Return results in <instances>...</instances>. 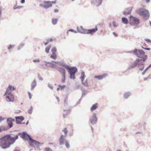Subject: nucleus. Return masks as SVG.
Wrapping results in <instances>:
<instances>
[{"label": "nucleus", "mask_w": 151, "mask_h": 151, "mask_svg": "<svg viewBox=\"0 0 151 151\" xmlns=\"http://www.w3.org/2000/svg\"><path fill=\"white\" fill-rule=\"evenodd\" d=\"M18 138L17 135L12 137L11 134H7L1 137L0 138V146L3 149L8 148L13 144Z\"/></svg>", "instance_id": "nucleus-1"}, {"label": "nucleus", "mask_w": 151, "mask_h": 151, "mask_svg": "<svg viewBox=\"0 0 151 151\" xmlns=\"http://www.w3.org/2000/svg\"><path fill=\"white\" fill-rule=\"evenodd\" d=\"M132 52L138 57L141 58L140 59H138L136 61L137 62V63H138L139 60L144 62L147 59V56L145 55V52L142 50H138L137 49H135Z\"/></svg>", "instance_id": "nucleus-2"}, {"label": "nucleus", "mask_w": 151, "mask_h": 151, "mask_svg": "<svg viewBox=\"0 0 151 151\" xmlns=\"http://www.w3.org/2000/svg\"><path fill=\"white\" fill-rule=\"evenodd\" d=\"M20 137L26 140H29V143L31 147H33L35 145H40V143L37 141L32 139L30 136L26 134L25 133H21L19 134Z\"/></svg>", "instance_id": "nucleus-3"}, {"label": "nucleus", "mask_w": 151, "mask_h": 151, "mask_svg": "<svg viewBox=\"0 0 151 151\" xmlns=\"http://www.w3.org/2000/svg\"><path fill=\"white\" fill-rule=\"evenodd\" d=\"M60 65L68 70V72L70 76V78L74 79L75 78V75L77 71V69L74 67H70L64 63L60 64Z\"/></svg>", "instance_id": "nucleus-4"}, {"label": "nucleus", "mask_w": 151, "mask_h": 151, "mask_svg": "<svg viewBox=\"0 0 151 151\" xmlns=\"http://www.w3.org/2000/svg\"><path fill=\"white\" fill-rule=\"evenodd\" d=\"M129 23L132 26H137L139 23V21L138 18L130 16L129 18Z\"/></svg>", "instance_id": "nucleus-5"}, {"label": "nucleus", "mask_w": 151, "mask_h": 151, "mask_svg": "<svg viewBox=\"0 0 151 151\" xmlns=\"http://www.w3.org/2000/svg\"><path fill=\"white\" fill-rule=\"evenodd\" d=\"M137 13L140 16L146 17L149 14L148 11L145 9L140 8L136 11Z\"/></svg>", "instance_id": "nucleus-6"}, {"label": "nucleus", "mask_w": 151, "mask_h": 151, "mask_svg": "<svg viewBox=\"0 0 151 151\" xmlns=\"http://www.w3.org/2000/svg\"><path fill=\"white\" fill-rule=\"evenodd\" d=\"M5 95L6 96V99L7 101L12 102L14 101V96L12 93H5Z\"/></svg>", "instance_id": "nucleus-7"}, {"label": "nucleus", "mask_w": 151, "mask_h": 151, "mask_svg": "<svg viewBox=\"0 0 151 151\" xmlns=\"http://www.w3.org/2000/svg\"><path fill=\"white\" fill-rule=\"evenodd\" d=\"M98 30L97 27V26H96L95 28L89 29H87L86 31V34H90L91 35L93 34L95 32H96Z\"/></svg>", "instance_id": "nucleus-8"}, {"label": "nucleus", "mask_w": 151, "mask_h": 151, "mask_svg": "<svg viewBox=\"0 0 151 151\" xmlns=\"http://www.w3.org/2000/svg\"><path fill=\"white\" fill-rule=\"evenodd\" d=\"M43 3L44 5L41 4L40 6L45 8H47L52 6L51 2L49 1H44Z\"/></svg>", "instance_id": "nucleus-9"}, {"label": "nucleus", "mask_w": 151, "mask_h": 151, "mask_svg": "<svg viewBox=\"0 0 151 151\" xmlns=\"http://www.w3.org/2000/svg\"><path fill=\"white\" fill-rule=\"evenodd\" d=\"M90 121L91 123L93 124H95L97 122V118L95 114H94L91 117Z\"/></svg>", "instance_id": "nucleus-10"}, {"label": "nucleus", "mask_w": 151, "mask_h": 151, "mask_svg": "<svg viewBox=\"0 0 151 151\" xmlns=\"http://www.w3.org/2000/svg\"><path fill=\"white\" fill-rule=\"evenodd\" d=\"M16 123L17 124H20L24 119V117L22 116H16L15 117Z\"/></svg>", "instance_id": "nucleus-11"}, {"label": "nucleus", "mask_w": 151, "mask_h": 151, "mask_svg": "<svg viewBox=\"0 0 151 151\" xmlns=\"http://www.w3.org/2000/svg\"><path fill=\"white\" fill-rule=\"evenodd\" d=\"M14 120L12 118H8L7 121V124L9 126V128L12 127L13 126V122L14 121Z\"/></svg>", "instance_id": "nucleus-12"}, {"label": "nucleus", "mask_w": 151, "mask_h": 151, "mask_svg": "<svg viewBox=\"0 0 151 151\" xmlns=\"http://www.w3.org/2000/svg\"><path fill=\"white\" fill-rule=\"evenodd\" d=\"M15 89V88L11 85H9L5 93H12L11 92Z\"/></svg>", "instance_id": "nucleus-13"}, {"label": "nucleus", "mask_w": 151, "mask_h": 151, "mask_svg": "<svg viewBox=\"0 0 151 151\" xmlns=\"http://www.w3.org/2000/svg\"><path fill=\"white\" fill-rule=\"evenodd\" d=\"M107 76V75L106 74H104L99 76H95L94 78H97L99 80H100L105 78Z\"/></svg>", "instance_id": "nucleus-14"}, {"label": "nucleus", "mask_w": 151, "mask_h": 151, "mask_svg": "<svg viewBox=\"0 0 151 151\" xmlns=\"http://www.w3.org/2000/svg\"><path fill=\"white\" fill-rule=\"evenodd\" d=\"M78 30L80 32L86 34V31L87 30L86 29H85L83 28V27L81 26H80L79 27H77Z\"/></svg>", "instance_id": "nucleus-15"}, {"label": "nucleus", "mask_w": 151, "mask_h": 151, "mask_svg": "<svg viewBox=\"0 0 151 151\" xmlns=\"http://www.w3.org/2000/svg\"><path fill=\"white\" fill-rule=\"evenodd\" d=\"M102 0H92L93 3L95 2L97 5H99L101 3Z\"/></svg>", "instance_id": "nucleus-16"}, {"label": "nucleus", "mask_w": 151, "mask_h": 151, "mask_svg": "<svg viewBox=\"0 0 151 151\" xmlns=\"http://www.w3.org/2000/svg\"><path fill=\"white\" fill-rule=\"evenodd\" d=\"M64 136L63 135H61L59 140V141L61 145H62L64 143Z\"/></svg>", "instance_id": "nucleus-17"}, {"label": "nucleus", "mask_w": 151, "mask_h": 151, "mask_svg": "<svg viewBox=\"0 0 151 151\" xmlns=\"http://www.w3.org/2000/svg\"><path fill=\"white\" fill-rule=\"evenodd\" d=\"M98 107V104H93L91 108V111L95 110Z\"/></svg>", "instance_id": "nucleus-18"}, {"label": "nucleus", "mask_w": 151, "mask_h": 151, "mask_svg": "<svg viewBox=\"0 0 151 151\" xmlns=\"http://www.w3.org/2000/svg\"><path fill=\"white\" fill-rule=\"evenodd\" d=\"M59 70L61 73L62 75H65V70L63 68H60L59 69Z\"/></svg>", "instance_id": "nucleus-19"}, {"label": "nucleus", "mask_w": 151, "mask_h": 151, "mask_svg": "<svg viewBox=\"0 0 151 151\" xmlns=\"http://www.w3.org/2000/svg\"><path fill=\"white\" fill-rule=\"evenodd\" d=\"M36 85V81L35 80H34L31 84V89L32 90L34 88Z\"/></svg>", "instance_id": "nucleus-20"}, {"label": "nucleus", "mask_w": 151, "mask_h": 151, "mask_svg": "<svg viewBox=\"0 0 151 151\" xmlns=\"http://www.w3.org/2000/svg\"><path fill=\"white\" fill-rule=\"evenodd\" d=\"M122 22L124 23L125 24H127L128 23V20L127 18L125 17H123L122 18Z\"/></svg>", "instance_id": "nucleus-21"}, {"label": "nucleus", "mask_w": 151, "mask_h": 151, "mask_svg": "<svg viewBox=\"0 0 151 151\" xmlns=\"http://www.w3.org/2000/svg\"><path fill=\"white\" fill-rule=\"evenodd\" d=\"M82 83L84 86L86 87L88 86V84L87 82V80L85 81H84V80L82 81Z\"/></svg>", "instance_id": "nucleus-22"}, {"label": "nucleus", "mask_w": 151, "mask_h": 151, "mask_svg": "<svg viewBox=\"0 0 151 151\" xmlns=\"http://www.w3.org/2000/svg\"><path fill=\"white\" fill-rule=\"evenodd\" d=\"M8 128H5V127H3V126H1L0 127V132H1L3 131H6L7 130Z\"/></svg>", "instance_id": "nucleus-23"}, {"label": "nucleus", "mask_w": 151, "mask_h": 151, "mask_svg": "<svg viewBox=\"0 0 151 151\" xmlns=\"http://www.w3.org/2000/svg\"><path fill=\"white\" fill-rule=\"evenodd\" d=\"M131 10H130L129 11H127V10H126L125 12H124L123 14L124 15H126L127 14H130L131 13Z\"/></svg>", "instance_id": "nucleus-24"}, {"label": "nucleus", "mask_w": 151, "mask_h": 151, "mask_svg": "<svg viewBox=\"0 0 151 151\" xmlns=\"http://www.w3.org/2000/svg\"><path fill=\"white\" fill-rule=\"evenodd\" d=\"M58 22V19H57L54 18L52 19V22L53 24H57Z\"/></svg>", "instance_id": "nucleus-25"}, {"label": "nucleus", "mask_w": 151, "mask_h": 151, "mask_svg": "<svg viewBox=\"0 0 151 151\" xmlns=\"http://www.w3.org/2000/svg\"><path fill=\"white\" fill-rule=\"evenodd\" d=\"M85 77L84 73V72H82L81 73V81H83Z\"/></svg>", "instance_id": "nucleus-26"}, {"label": "nucleus", "mask_w": 151, "mask_h": 151, "mask_svg": "<svg viewBox=\"0 0 151 151\" xmlns=\"http://www.w3.org/2000/svg\"><path fill=\"white\" fill-rule=\"evenodd\" d=\"M50 57L52 59H55L57 58V56L55 53H53V54L51 55Z\"/></svg>", "instance_id": "nucleus-27"}, {"label": "nucleus", "mask_w": 151, "mask_h": 151, "mask_svg": "<svg viewBox=\"0 0 151 151\" xmlns=\"http://www.w3.org/2000/svg\"><path fill=\"white\" fill-rule=\"evenodd\" d=\"M63 131L64 132V133L65 136H66V135L67 134L68 131L67 129L66 128H64L63 130Z\"/></svg>", "instance_id": "nucleus-28"}, {"label": "nucleus", "mask_w": 151, "mask_h": 151, "mask_svg": "<svg viewBox=\"0 0 151 151\" xmlns=\"http://www.w3.org/2000/svg\"><path fill=\"white\" fill-rule=\"evenodd\" d=\"M136 62H137V63H136V62L134 63L131 66V68H134V67H135L137 65V63H137V61H136Z\"/></svg>", "instance_id": "nucleus-29"}, {"label": "nucleus", "mask_w": 151, "mask_h": 151, "mask_svg": "<svg viewBox=\"0 0 151 151\" xmlns=\"http://www.w3.org/2000/svg\"><path fill=\"white\" fill-rule=\"evenodd\" d=\"M51 46H48L45 49V52L47 53H48L50 50Z\"/></svg>", "instance_id": "nucleus-30"}, {"label": "nucleus", "mask_w": 151, "mask_h": 151, "mask_svg": "<svg viewBox=\"0 0 151 151\" xmlns=\"http://www.w3.org/2000/svg\"><path fill=\"white\" fill-rule=\"evenodd\" d=\"M57 51L56 48L55 47H53L52 50V53H55Z\"/></svg>", "instance_id": "nucleus-31"}, {"label": "nucleus", "mask_w": 151, "mask_h": 151, "mask_svg": "<svg viewBox=\"0 0 151 151\" xmlns=\"http://www.w3.org/2000/svg\"><path fill=\"white\" fill-rule=\"evenodd\" d=\"M59 86V87L58 88H57V91H59L60 90V88L61 89H62L64 88L65 87V85H63L62 86Z\"/></svg>", "instance_id": "nucleus-32"}, {"label": "nucleus", "mask_w": 151, "mask_h": 151, "mask_svg": "<svg viewBox=\"0 0 151 151\" xmlns=\"http://www.w3.org/2000/svg\"><path fill=\"white\" fill-rule=\"evenodd\" d=\"M62 78L61 79V81L62 82H64L65 81V75H63Z\"/></svg>", "instance_id": "nucleus-33"}, {"label": "nucleus", "mask_w": 151, "mask_h": 151, "mask_svg": "<svg viewBox=\"0 0 151 151\" xmlns=\"http://www.w3.org/2000/svg\"><path fill=\"white\" fill-rule=\"evenodd\" d=\"M65 145L67 148H68L69 147V144L67 141L65 142Z\"/></svg>", "instance_id": "nucleus-34"}, {"label": "nucleus", "mask_w": 151, "mask_h": 151, "mask_svg": "<svg viewBox=\"0 0 151 151\" xmlns=\"http://www.w3.org/2000/svg\"><path fill=\"white\" fill-rule=\"evenodd\" d=\"M151 67V64L145 70H144V72L143 73V74H144L147 70L150 67Z\"/></svg>", "instance_id": "nucleus-35"}, {"label": "nucleus", "mask_w": 151, "mask_h": 151, "mask_svg": "<svg viewBox=\"0 0 151 151\" xmlns=\"http://www.w3.org/2000/svg\"><path fill=\"white\" fill-rule=\"evenodd\" d=\"M46 151H52V150L49 147H47L45 148Z\"/></svg>", "instance_id": "nucleus-36"}, {"label": "nucleus", "mask_w": 151, "mask_h": 151, "mask_svg": "<svg viewBox=\"0 0 151 151\" xmlns=\"http://www.w3.org/2000/svg\"><path fill=\"white\" fill-rule=\"evenodd\" d=\"M24 46V45L23 44H21L18 47V50Z\"/></svg>", "instance_id": "nucleus-37"}, {"label": "nucleus", "mask_w": 151, "mask_h": 151, "mask_svg": "<svg viewBox=\"0 0 151 151\" xmlns=\"http://www.w3.org/2000/svg\"><path fill=\"white\" fill-rule=\"evenodd\" d=\"M129 96V95L128 93H126L125 94H124V97L126 98H127V97Z\"/></svg>", "instance_id": "nucleus-38"}, {"label": "nucleus", "mask_w": 151, "mask_h": 151, "mask_svg": "<svg viewBox=\"0 0 151 151\" xmlns=\"http://www.w3.org/2000/svg\"><path fill=\"white\" fill-rule=\"evenodd\" d=\"M112 25L114 27H117V25L115 22H113L112 23Z\"/></svg>", "instance_id": "nucleus-39"}, {"label": "nucleus", "mask_w": 151, "mask_h": 151, "mask_svg": "<svg viewBox=\"0 0 151 151\" xmlns=\"http://www.w3.org/2000/svg\"><path fill=\"white\" fill-rule=\"evenodd\" d=\"M75 32V31L73 29H69V30L68 32H67V33L68 34V32Z\"/></svg>", "instance_id": "nucleus-40"}, {"label": "nucleus", "mask_w": 151, "mask_h": 151, "mask_svg": "<svg viewBox=\"0 0 151 151\" xmlns=\"http://www.w3.org/2000/svg\"><path fill=\"white\" fill-rule=\"evenodd\" d=\"M57 1L56 0L53 1H52L51 2V4L52 5V4H55L56 3Z\"/></svg>", "instance_id": "nucleus-41"}, {"label": "nucleus", "mask_w": 151, "mask_h": 151, "mask_svg": "<svg viewBox=\"0 0 151 151\" xmlns=\"http://www.w3.org/2000/svg\"><path fill=\"white\" fill-rule=\"evenodd\" d=\"M142 68H141L139 69L140 70H141V71L143 70H144V64H142Z\"/></svg>", "instance_id": "nucleus-42"}, {"label": "nucleus", "mask_w": 151, "mask_h": 151, "mask_svg": "<svg viewBox=\"0 0 151 151\" xmlns=\"http://www.w3.org/2000/svg\"><path fill=\"white\" fill-rule=\"evenodd\" d=\"M142 48H144V49L147 50H150V48L148 47H142Z\"/></svg>", "instance_id": "nucleus-43"}, {"label": "nucleus", "mask_w": 151, "mask_h": 151, "mask_svg": "<svg viewBox=\"0 0 151 151\" xmlns=\"http://www.w3.org/2000/svg\"><path fill=\"white\" fill-rule=\"evenodd\" d=\"M14 47V46L12 45H10L8 47V49H11L13 47Z\"/></svg>", "instance_id": "nucleus-44"}, {"label": "nucleus", "mask_w": 151, "mask_h": 151, "mask_svg": "<svg viewBox=\"0 0 151 151\" xmlns=\"http://www.w3.org/2000/svg\"><path fill=\"white\" fill-rule=\"evenodd\" d=\"M33 62H39L40 61L39 59L37 60H33Z\"/></svg>", "instance_id": "nucleus-45"}, {"label": "nucleus", "mask_w": 151, "mask_h": 151, "mask_svg": "<svg viewBox=\"0 0 151 151\" xmlns=\"http://www.w3.org/2000/svg\"><path fill=\"white\" fill-rule=\"evenodd\" d=\"M28 94H29V98L30 99H31L32 98L31 94L30 92H28Z\"/></svg>", "instance_id": "nucleus-46"}, {"label": "nucleus", "mask_w": 151, "mask_h": 151, "mask_svg": "<svg viewBox=\"0 0 151 151\" xmlns=\"http://www.w3.org/2000/svg\"><path fill=\"white\" fill-rule=\"evenodd\" d=\"M145 40L147 42H151V41L149 39H146Z\"/></svg>", "instance_id": "nucleus-47"}, {"label": "nucleus", "mask_w": 151, "mask_h": 151, "mask_svg": "<svg viewBox=\"0 0 151 151\" xmlns=\"http://www.w3.org/2000/svg\"><path fill=\"white\" fill-rule=\"evenodd\" d=\"M58 10L57 9H55L54 10V12L55 13L58 12Z\"/></svg>", "instance_id": "nucleus-48"}, {"label": "nucleus", "mask_w": 151, "mask_h": 151, "mask_svg": "<svg viewBox=\"0 0 151 151\" xmlns=\"http://www.w3.org/2000/svg\"><path fill=\"white\" fill-rule=\"evenodd\" d=\"M113 34L115 37H116L117 36V35L114 32L113 33Z\"/></svg>", "instance_id": "nucleus-49"}, {"label": "nucleus", "mask_w": 151, "mask_h": 151, "mask_svg": "<svg viewBox=\"0 0 151 151\" xmlns=\"http://www.w3.org/2000/svg\"><path fill=\"white\" fill-rule=\"evenodd\" d=\"M53 40L52 38H50V39L48 40V41L49 42H52Z\"/></svg>", "instance_id": "nucleus-50"}, {"label": "nucleus", "mask_w": 151, "mask_h": 151, "mask_svg": "<svg viewBox=\"0 0 151 151\" xmlns=\"http://www.w3.org/2000/svg\"><path fill=\"white\" fill-rule=\"evenodd\" d=\"M25 2V0H21V3L22 4H23Z\"/></svg>", "instance_id": "nucleus-51"}, {"label": "nucleus", "mask_w": 151, "mask_h": 151, "mask_svg": "<svg viewBox=\"0 0 151 151\" xmlns=\"http://www.w3.org/2000/svg\"><path fill=\"white\" fill-rule=\"evenodd\" d=\"M22 7L21 6H19L17 7V8H15L14 9H20V8H21Z\"/></svg>", "instance_id": "nucleus-52"}, {"label": "nucleus", "mask_w": 151, "mask_h": 151, "mask_svg": "<svg viewBox=\"0 0 151 151\" xmlns=\"http://www.w3.org/2000/svg\"><path fill=\"white\" fill-rule=\"evenodd\" d=\"M53 63H55L56 64H60V63L59 62H52Z\"/></svg>", "instance_id": "nucleus-53"}, {"label": "nucleus", "mask_w": 151, "mask_h": 151, "mask_svg": "<svg viewBox=\"0 0 151 151\" xmlns=\"http://www.w3.org/2000/svg\"><path fill=\"white\" fill-rule=\"evenodd\" d=\"M3 119H4L2 117H0V121L3 120Z\"/></svg>", "instance_id": "nucleus-54"}, {"label": "nucleus", "mask_w": 151, "mask_h": 151, "mask_svg": "<svg viewBox=\"0 0 151 151\" xmlns=\"http://www.w3.org/2000/svg\"><path fill=\"white\" fill-rule=\"evenodd\" d=\"M49 87L51 89H52L53 87L51 85H49Z\"/></svg>", "instance_id": "nucleus-55"}, {"label": "nucleus", "mask_w": 151, "mask_h": 151, "mask_svg": "<svg viewBox=\"0 0 151 151\" xmlns=\"http://www.w3.org/2000/svg\"><path fill=\"white\" fill-rule=\"evenodd\" d=\"M49 43V42L48 41L47 42H46L45 43V45H47L48 43Z\"/></svg>", "instance_id": "nucleus-56"}, {"label": "nucleus", "mask_w": 151, "mask_h": 151, "mask_svg": "<svg viewBox=\"0 0 151 151\" xmlns=\"http://www.w3.org/2000/svg\"><path fill=\"white\" fill-rule=\"evenodd\" d=\"M145 1H146L147 3H148L150 2V0H145Z\"/></svg>", "instance_id": "nucleus-57"}, {"label": "nucleus", "mask_w": 151, "mask_h": 151, "mask_svg": "<svg viewBox=\"0 0 151 151\" xmlns=\"http://www.w3.org/2000/svg\"><path fill=\"white\" fill-rule=\"evenodd\" d=\"M32 111L31 110H29V111H28V112L29 113H31V112H32Z\"/></svg>", "instance_id": "nucleus-58"}, {"label": "nucleus", "mask_w": 151, "mask_h": 151, "mask_svg": "<svg viewBox=\"0 0 151 151\" xmlns=\"http://www.w3.org/2000/svg\"><path fill=\"white\" fill-rule=\"evenodd\" d=\"M63 117L64 118H65V115L64 114H63Z\"/></svg>", "instance_id": "nucleus-59"}, {"label": "nucleus", "mask_w": 151, "mask_h": 151, "mask_svg": "<svg viewBox=\"0 0 151 151\" xmlns=\"http://www.w3.org/2000/svg\"><path fill=\"white\" fill-rule=\"evenodd\" d=\"M117 151H121L120 150H117Z\"/></svg>", "instance_id": "nucleus-60"}, {"label": "nucleus", "mask_w": 151, "mask_h": 151, "mask_svg": "<svg viewBox=\"0 0 151 151\" xmlns=\"http://www.w3.org/2000/svg\"><path fill=\"white\" fill-rule=\"evenodd\" d=\"M49 144H52L51 143H49Z\"/></svg>", "instance_id": "nucleus-61"}, {"label": "nucleus", "mask_w": 151, "mask_h": 151, "mask_svg": "<svg viewBox=\"0 0 151 151\" xmlns=\"http://www.w3.org/2000/svg\"><path fill=\"white\" fill-rule=\"evenodd\" d=\"M40 79L41 80H42V78H41Z\"/></svg>", "instance_id": "nucleus-62"}, {"label": "nucleus", "mask_w": 151, "mask_h": 151, "mask_svg": "<svg viewBox=\"0 0 151 151\" xmlns=\"http://www.w3.org/2000/svg\"><path fill=\"white\" fill-rule=\"evenodd\" d=\"M74 0H72V1H74Z\"/></svg>", "instance_id": "nucleus-63"}, {"label": "nucleus", "mask_w": 151, "mask_h": 151, "mask_svg": "<svg viewBox=\"0 0 151 151\" xmlns=\"http://www.w3.org/2000/svg\"><path fill=\"white\" fill-rule=\"evenodd\" d=\"M28 124V122L27 123V124Z\"/></svg>", "instance_id": "nucleus-64"}]
</instances>
